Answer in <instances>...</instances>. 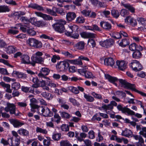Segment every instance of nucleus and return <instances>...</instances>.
Returning a JSON list of instances; mask_svg holds the SVG:
<instances>
[{"label": "nucleus", "mask_w": 146, "mask_h": 146, "mask_svg": "<svg viewBox=\"0 0 146 146\" xmlns=\"http://www.w3.org/2000/svg\"><path fill=\"white\" fill-rule=\"evenodd\" d=\"M86 145L84 146H92L91 141L89 139H86L84 141Z\"/></svg>", "instance_id": "obj_64"}, {"label": "nucleus", "mask_w": 146, "mask_h": 146, "mask_svg": "<svg viewBox=\"0 0 146 146\" xmlns=\"http://www.w3.org/2000/svg\"><path fill=\"white\" fill-rule=\"evenodd\" d=\"M60 146H72L67 141H62L60 142Z\"/></svg>", "instance_id": "obj_50"}, {"label": "nucleus", "mask_w": 146, "mask_h": 146, "mask_svg": "<svg viewBox=\"0 0 146 146\" xmlns=\"http://www.w3.org/2000/svg\"><path fill=\"white\" fill-rule=\"evenodd\" d=\"M78 133H76L75 136L77 139V140L80 141H84V139L87 136V134L85 133L82 132L80 134V136H79L78 135Z\"/></svg>", "instance_id": "obj_22"}, {"label": "nucleus", "mask_w": 146, "mask_h": 146, "mask_svg": "<svg viewBox=\"0 0 146 146\" xmlns=\"http://www.w3.org/2000/svg\"><path fill=\"white\" fill-rule=\"evenodd\" d=\"M54 118L57 119L56 120V123H59L61 119V117L59 115V114L58 113H55L54 114Z\"/></svg>", "instance_id": "obj_62"}, {"label": "nucleus", "mask_w": 146, "mask_h": 146, "mask_svg": "<svg viewBox=\"0 0 146 146\" xmlns=\"http://www.w3.org/2000/svg\"><path fill=\"white\" fill-rule=\"evenodd\" d=\"M87 68L86 66H85V68H82L78 69V72L80 75L84 76L85 77L87 78H93L94 77L91 72L86 70V69Z\"/></svg>", "instance_id": "obj_7"}, {"label": "nucleus", "mask_w": 146, "mask_h": 146, "mask_svg": "<svg viewBox=\"0 0 146 146\" xmlns=\"http://www.w3.org/2000/svg\"><path fill=\"white\" fill-rule=\"evenodd\" d=\"M123 6L125 8L128 9L131 13H134L135 9L129 4H123Z\"/></svg>", "instance_id": "obj_36"}, {"label": "nucleus", "mask_w": 146, "mask_h": 146, "mask_svg": "<svg viewBox=\"0 0 146 146\" xmlns=\"http://www.w3.org/2000/svg\"><path fill=\"white\" fill-rule=\"evenodd\" d=\"M107 106L108 110L111 111L113 109V106H117V107L118 105L117 106V103L115 101L112 100L110 102L109 104L107 105Z\"/></svg>", "instance_id": "obj_25"}, {"label": "nucleus", "mask_w": 146, "mask_h": 146, "mask_svg": "<svg viewBox=\"0 0 146 146\" xmlns=\"http://www.w3.org/2000/svg\"><path fill=\"white\" fill-rule=\"evenodd\" d=\"M12 123L15 127H18L24 125L23 123L20 122L16 120H13Z\"/></svg>", "instance_id": "obj_34"}, {"label": "nucleus", "mask_w": 146, "mask_h": 146, "mask_svg": "<svg viewBox=\"0 0 146 146\" xmlns=\"http://www.w3.org/2000/svg\"><path fill=\"white\" fill-rule=\"evenodd\" d=\"M27 43L30 46L36 48H40L42 47V43L34 38H29L27 40Z\"/></svg>", "instance_id": "obj_6"}, {"label": "nucleus", "mask_w": 146, "mask_h": 146, "mask_svg": "<svg viewBox=\"0 0 146 146\" xmlns=\"http://www.w3.org/2000/svg\"><path fill=\"white\" fill-rule=\"evenodd\" d=\"M47 139L44 140L43 143L44 145L45 146H49L50 144V138L48 137H46Z\"/></svg>", "instance_id": "obj_47"}, {"label": "nucleus", "mask_w": 146, "mask_h": 146, "mask_svg": "<svg viewBox=\"0 0 146 146\" xmlns=\"http://www.w3.org/2000/svg\"><path fill=\"white\" fill-rule=\"evenodd\" d=\"M61 42L63 44L70 46L73 45L74 44L73 42L67 39H63L61 40Z\"/></svg>", "instance_id": "obj_49"}, {"label": "nucleus", "mask_w": 146, "mask_h": 146, "mask_svg": "<svg viewBox=\"0 0 146 146\" xmlns=\"http://www.w3.org/2000/svg\"><path fill=\"white\" fill-rule=\"evenodd\" d=\"M114 43V41L112 39H106L103 41L100 42V44L102 47L108 48L113 45Z\"/></svg>", "instance_id": "obj_9"}, {"label": "nucleus", "mask_w": 146, "mask_h": 146, "mask_svg": "<svg viewBox=\"0 0 146 146\" xmlns=\"http://www.w3.org/2000/svg\"><path fill=\"white\" fill-rule=\"evenodd\" d=\"M12 135H13L14 139H20V137L18 135V132L14 131H13L11 132Z\"/></svg>", "instance_id": "obj_53"}, {"label": "nucleus", "mask_w": 146, "mask_h": 146, "mask_svg": "<svg viewBox=\"0 0 146 146\" xmlns=\"http://www.w3.org/2000/svg\"><path fill=\"white\" fill-rule=\"evenodd\" d=\"M91 13V11L89 10H84L81 11V13L86 17H89L90 15V13Z\"/></svg>", "instance_id": "obj_52"}, {"label": "nucleus", "mask_w": 146, "mask_h": 146, "mask_svg": "<svg viewBox=\"0 0 146 146\" xmlns=\"http://www.w3.org/2000/svg\"><path fill=\"white\" fill-rule=\"evenodd\" d=\"M70 102L72 103L73 105L75 106H79L80 104L78 102H77L76 100L74 99L70 98L69 99Z\"/></svg>", "instance_id": "obj_46"}, {"label": "nucleus", "mask_w": 146, "mask_h": 146, "mask_svg": "<svg viewBox=\"0 0 146 146\" xmlns=\"http://www.w3.org/2000/svg\"><path fill=\"white\" fill-rule=\"evenodd\" d=\"M54 10L57 11V9L55 7L53 8L52 10L48 8L46 9V11L48 13L52 15L56 16V12L54 11Z\"/></svg>", "instance_id": "obj_37"}, {"label": "nucleus", "mask_w": 146, "mask_h": 146, "mask_svg": "<svg viewBox=\"0 0 146 146\" xmlns=\"http://www.w3.org/2000/svg\"><path fill=\"white\" fill-rule=\"evenodd\" d=\"M14 74L16 75L19 78H27V76L26 74L21 73L17 71H13L12 74L13 76Z\"/></svg>", "instance_id": "obj_26"}, {"label": "nucleus", "mask_w": 146, "mask_h": 146, "mask_svg": "<svg viewBox=\"0 0 146 146\" xmlns=\"http://www.w3.org/2000/svg\"><path fill=\"white\" fill-rule=\"evenodd\" d=\"M118 42L119 45L122 47H125L129 44V40L126 39H123L121 41H118Z\"/></svg>", "instance_id": "obj_28"}, {"label": "nucleus", "mask_w": 146, "mask_h": 146, "mask_svg": "<svg viewBox=\"0 0 146 146\" xmlns=\"http://www.w3.org/2000/svg\"><path fill=\"white\" fill-rule=\"evenodd\" d=\"M100 25L102 28L106 30H110L111 27V24L108 22L102 21L100 22Z\"/></svg>", "instance_id": "obj_18"}, {"label": "nucleus", "mask_w": 146, "mask_h": 146, "mask_svg": "<svg viewBox=\"0 0 146 146\" xmlns=\"http://www.w3.org/2000/svg\"><path fill=\"white\" fill-rule=\"evenodd\" d=\"M84 97L86 99L87 101L89 102H92L94 101V99L92 96L85 93H84Z\"/></svg>", "instance_id": "obj_33"}, {"label": "nucleus", "mask_w": 146, "mask_h": 146, "mask_svg": "<svg viewBox=\"0 0 146 146\" xmlns=\"http://www.w3.org/2000/svg\"><path fill=\"white\" fill-rule=\"evenodd\" d=\"M33 107L34 108H36L37 113L40 115H42L44 107L43 106H38L37 105H33Z\"/></svg>", "instance_id": "obj_30"}, {"label": "nucleus", "mask_w": 146, "mask_h": 146, "mask_svg": "<svg viewBox=\"0 0 146 146\" xmlns=\"http://www.w3.org/2000/svg\"><path fill=\"white\" fill-rule=\"evenodd\" d=\"M92 26L93 28V31H102L101 29L96 25H92Z\"/></svg>", "instance_id": "obj_60"}, {"label": "nucleus", "mask_w": 146, "mask_h": 146, "mask_svg": "<svg viewBox=\"0 0 146 146\" xmlns=\"http://www.w3.org/2000/svg\"><path fill=\"white\" fill-rule=\"evenodd\" d=\"M60 115L62 118L65 119H68L71 117L69 113L65 111L60 112Z\"/></svg>", "instance_id": "obj_42"}, {"label": "nucleus", "mask_w": 146, "mask_h": 146, "mask_svg": "<svg viewBox=\"0 0 146 146\" xmlns=\"http://www.w3.org/2000/svg\"><path fill=\"white\" fill-rule=\"evenodd\" d=\"M70 64L66 60L58 62L56 65L57 70L60 71H64L67 70Z\"/></svg>", "instance_id": "obj_5"}, {"label": "nucleus", "mask_w": 146, "mask_h": 146, "mask_svg": "<svg viewBox=\"0 0 146 146\" xmlns=\"http://www.w3.org/2000/svg\"><path fill=\"white\" fill-rule=\"evenodd\" d=\"M42 52H36L32 56L31 62L29 56L27 54H24L22 55L21 57V62L24 64H31L33 66H35L36 63L42 64L44 62V58L42 57Z\"/></svg>", "instance_id": "obj_1"}, {"label": "nucleus", "mask_w": 146, "mask_h": 146, "mask_svg": "<svg viewBox=\"0 0 146 146\" xmlns=\"http://www.w3.org/2000/svg\"><path fill=\"white\" fill-rule=\"evenodd\" d=\"M111 13L114 17L116 18H117L119 15V12L118 11L114 9L112 10Z\"/></svg>", "instance_id": "obj_43"}, {"label": "nucleus", "mask_w": 146, "mask_h": 146, "mask_svg": "<svg viewBox=\"0 0 146 146\" xmlns=\"http://www.w3.org/2000/svg\"><path fill=\"white\" fill-rule=\"evenodd\" d=\"M36 133H40L44 134H46L48 133L46 129H43L38 127H36Z\"/></svg>", "instance_id": "obj_40"}, {"label": "nucleus", "mask_w": 146, "mask_h": 146, "mask_svg": "<svg viewBox=\"0 0 146 146\" xmlns=\"http://www.w3.org/2000/svg\"><path fill=\"white\" fill-rule=\"evenodd\" d=\"M133 57L135 58H138L141 57L142 54L141 52L139 51H136L133 52L132 54Z\"/></svg>", "instance_id": "obj_41"}, {"label": "nucleus", "mask_w": 146, "mask_h": 146, "mask_svg": "<svg viewBox=\"0 0 146 146\" xmlns=\"http://www.w3.org/2000/svg\"><path fill=\"white\" fill-rule=\"evenodd\" d=\"M121 135L127 137H133L135 140H138V142L137 143L138 146H142V144L144 143V139L141 135L133 134L132 131L126 128L123 131Z\"/></svg>", "instance_id": "obj_2"}, {"label": "nucleus", "mask_w": 146, "mask_h": 146, "mask_svg": "<svg viewBox=\"0 0 146 146\" xmlns=\"http://www.w3.org/2000/svg\"><path fill=\"white\" fill-rule=\"evenodd\" d=\"M105 77L110 82L113 83L115 85H117V84L115 83V82L117 80V78H116L112 77L108 74H105Z\"/></svg>", "instance_id": "obj_27"}, {"label": "nucleus", "mask_w": 146, "mask_h": 146, "mask_svg": "<svg viewBox=\"0 0 146 146\" xmlns=\"http://www.w3.org/2000/svg\"><path fill=\"white\" fill-rule=\"evenodd\" d=\"M66 23V22L65 21L61 19L57 23L54 24L53 26L56 31L62 33L64 32L65 29L64 25Z\"/></svg>", "instance_id": "obj_4"}, {"label": "nucleus", "mask_w": 146, "mask_h": 146, "mask_svg": "<svg viewBox=\"0 0 146 146\" xmlns=\"http://www.w3.org/2000/svg\"><path fill=\"white\" fill-rule=\"evenodd\" d=\"M91 94L95 98L100 100L102 99V96L101 94H97L94 92H92Z\"/></svg>", "instance_id": "obj_45"}, {"label": "nucleus", "mask_w": 146, "mask_h": 146, "mask_svg": "<svg viewBox=\"0 0 146 146\" xmlns=\"http://www.w3.org/2000/svg\"><path fill=\"white\" fill-rule=\"evenodd\" d=\"M35 13L37 16L41 17L45 20H52V17L44 14L41 12L36 11L35 12Z\"/></svg>", "instance_id": "obj_17"}, {"label": "nucleus", "mask_w": 146, "mask_h": 146, "mask_svg": "<svg viewBox=\"0 0 146 146\" xmlns=\"http://www.w3.org/2000/svg\"><path fill=\"white\" fill-rule=\"evenodd\" d=\"M61 134L60 133H56L52 135V139L54 141H57L60 138Z\"/></svg>", "instance_id": "obj_44"}, {"label": "nucleus", "mask_w": 146, "mask_h": 146, "mask_svg": "<svg viewBox=\"0 0 146 146\" xmlns=\"http://www.w3.org/2000/svg\"><path fill=\"white\" fill-rule=\"evenodd\" d=\"M85 43L83 41H81L78 42L75 45V47L79 50H82L84 48Z\"/></svg>", "instance_id": "obj_31"}, {"label": "nucleus", "mask_w": 146, "mask_h": 146, "mask_svg": "<svg viewBox=\"0 0 146 146\" xmlns=\"http://www.w3.org/2000/svg\"><path fill=\"white\" fill-rule=\"evenodd\" d=\"M12 88L15 90H19L21 87V85L19 83L14 82L11 85Z\"/></svg>", "instance_id": "obj_39"}, {"label": "nucleus", "mask_w": 146, "mask_h": 146, "mask_svg": "<svg viewBox=\"0 0 146 146\" xmlns=\"http://www.w3.org/2000/svg\"><path fill=\"white\" fill-rule=\"evenodd\" d=\"M70 28L72 30V32L73 33V32L74 31H75L77 30L78 29V28L77 26L76 25H73L72 26H69Z\"/></svg>", "instance_id": "obj_61"}, {"label": "nucleus", "mask_w": 146, "mask_h": 146, "mask_svg": "<svg viewBox=\"0 0 146 146\" xmlns=\"http://www.w3.org/2000/svg\"><path fill=\"white\" fill-rule=\"evenodd\" d=\"M41 78V80L40 81V87H42L45 86L46 84H48L50 82V80L48 77H39Z\"/></svg>", "instance_id": "obj_19"}, {"label": "nucleus", "mask_w": 146, "mask_h": 146, "mask_svg": "<svg viewBox=\"0 0 146 146\" xmlns=\"http://www.w3.org/2000/svg\"><path fill=\"white\" fill-rule=\"evenodd\" d=\"M4 110L7 112L9 111L11 114H15L16 116L19 115L18 113H16L15 112L16 107L13 104L8 103L7 106L5 108Z\"/></svg>", "instance_id": "obj_8"}, {"label": "nucleus", "mask_w": 146, "mask_h": 146, "mask_svg": "<svg viewBox=\"0 0 146 146\" xmlns=\"http://www.w3.org/2000/svg\"><path fill=\"white\" fill-rule=\"evenodd\" d=\"M18 133L20 135L23 136H29V132L27 130L23 128H20L17 131Z\"/></svg>", "instance_id": "obj_24"}, {"label": "nucleus", "mask_w": 146, "mask_h": 146, "mask_svg": "<svg viewBox=\"0 0 146 146\" xmlns=\"http://www.w3.org/2000/svg\"><path fill=\"white\" fill-rule=\"evenodd\" d=\"M42 115L44 117H51L53 116V113L47 107H44Z\"/></svg>", "instance_id": "obj_16"}, {"label": "nucleus", "mask_w": 146, "mask_h": 146, "mask_svg": "<svg viewBox=\"0 0 146 146\" xmlns=\"http://www.w3.org/2000/svg\"><path fill=\"white\" fill-rule=\"evenodd\" d=\"M136 44L135 43L131 44L129 46V50L132 51H134L136 50Z\"/></svg>", "instance_id": "obj_57"}, {"label": "nucleus", "mask_w": 146, "mask_h": 146, "mask_svg": "<svg viewBox=\"0 0 146 146\" xmlns=\"http://www.w3.org/2000/svg\"><path fill=\"white\" fill-rule=\"evenodd\" d=\"M117 108L119 111H121L123 113H127L128 115H134L138 118H141L142 116V115L140 114L137 113L135 114L134 111L127 108V107H123L121 104L118 105Z\"/></svg>", "instance_id": "obj_3"}, {"label": "nucleus", "mask_w": 146, "mask_h": 146, "mask_svg": "<svg viewBox=\"0 0 146 146\" xmlns=\"http://www.w3.org/2000/svg\"><path fill=\"white\" fill-rule=\"evenodd\" d=\"M88 138L91 139H94L95 137V133L93 131L90 130L88 133Z\"/></svg>", "instance_id": "obj_54"}, {"label": "nucleus", "mask_w": 146, "mask_h": 146, "mask_svg": "<svg viewBox=\"0 0 146 146\" xmlns=\"http://www.w3.org/2000/svg\"><path fill=\"white\" fill-rule=\"evenodd\" d=\"M10 9L8 6L3 5L0 6V12L3 13L9 12Z\"/></svg>", "instance_id": "obj_38"}, {"label": "nucleus", "mask_w": 146, "mask_h": 146, "mask_svg": "<svg viewBox=\"0 0 146 146\" xmlns=\"http://www.w3.org/2000/svg\"><path fill=\"white\" fill-rule=\"evenodd\" d=\"M28 7L29 8H32L34 9H36L38 11H43L44 10V9L42 7L35 3H31L28 5Z\"/></svg>", "instance_id": "obj_21"}, {"label": "nucleus", "mask_w": 146, "mask_h": 146, "mask_svg": "<svg viewBox=\"0 0 146 146\" xmlns=\"http://www.w3.org/2000/svg\"><path fill=\"white\" fill-rule=\"evenodd\" d=\"M88 44L91 45L93 48L96 45V43L95 40L92 39H89L88 41Z\"/></svg>", "instance_id": "obj_51"}, {"label": "nucleus", "mask_w": 146, "mask_h": 146, "mask_svg": "<svg viewBox=\"0 0 146 146\" xmlns=\"http://www.w3.org/2000/svg\"><path fill=\"white\" fill-rule=\"evenodd\" d=\"M27 33L31 36H34L36 34V32L32 29H30L29 28L27 30Z\"/></svg>", "instance_id": "obj_59"}, {"label": "nucleus", "mask_w": 146, "mask_h": 146, "mask_svg": "<svg viewBox=\"0 0 146 146\" xmlns=\"http://www.w3.org/2000/svg\"><path fill=\"white\" fill-rule=\"evenodd\" d=\"M116 64L118 68L120 70L123 71L127 68V64L123 61L117 60Z\"/></svg>", "instance_id": "obj_15"}, {"label": "nucleus", "mask_w": 146, "mask_h": 146, "mask_svg": "<svg viewBox=\"0 0 146 146\" xmlns=\"http://www.w3.org/2000/svg\"><path fill=\"white\" fill-rule=\"evenodd\" d=\"M75 13L74 12H69L67 13L66 19L68 21H71L73 20L76 17Z\"/></svg>", "instance_id": "obj_20"}, {"label": "nucleus", "mask_w": 146, "mask_h": 146, "mask_svg": "<svg viewBox=\"0 0 146 146\" xmlns=\"http://www.w3.org/2000/svg\"><path fill=\"white\" fill-rule=\"evenodd\" d=\"M16 50L15 47L12 46H8L6 50V51L8 54L13 53L15 52Z\"/></svg>", "instance_id": "obj_35"}, {"label": "nucleus", "mask_w": 146, "mask_h": 146, "mask_svg": "<svg viewBox=\"0 0 146 146\" xmlns=\"http://www.w3.org/2000/svg\"><path fill=\"white\" fill-rule=\"evenodd\" d=\"M136 86L135 85V87L133 88L132 91H134L136 92L139 94H141V96H144L146 97V94L143 92L141 91H139L135 88Z\"/></svg>", "instance_id": "obj_56"}, {"label": "nucleus", "mask_w": 146, "mask_h": 146, "mask_svg": "<svg viewBox=\"0 0 146 146\" xmlns=\"http://www.w3.org/2000/svg\"><path fill=\"white\" fill-rule=\"evenodd\" d=\"M85 22V19L82 16H79L77 18L76 22L77 23H82Z\"/></svg>", "instance_id": "obj_48"}, {"label": "nucleus", "mask_w": 146, "mask_h": 146, "mask_svg": "<svg viewBox=\"0 0 146 146\" xmlns=\"http://www.w3.org/2000/svg\"><path fill=\"white\" fill-rule=\"evenodd\" d=\"M120 83L125 88H129L132 90L135 87V85L131 84L127 82L125 80L120 79L119 80Z\"/></svg>", "instance_id": "obj_11"}, {"label": "nucleus", "mask_w": 146, "mask_h": 146, "mask_svg": "<svg viewBox=\"0 0 146 146\" xmlns=\"http://www.w3.org/2000/svg\"><path fill=\"white\" fill-rule=\"evenodd\" d=\"M137 20L140 24H141L142 25L144 24L145 23V21H146L145 19L141 17L138 18Z\"/></svg>", "instance_id": "obj_63"}, {"label": "nucleus", "mask_w": 146, "mask_h": 146, "mask_svg": "<svg viewBox=\"0 0 146 146\" xmlns=\"http://www.w3.org/2000/svg\"><path fill=\"white\" fill-rule=\"evenodd\" d=\"M50 71V70L48 68H42L38 75L39 77H47L46 76L49 74Z\"/></svg>", "instance_id": "obj_14"}, {"label": "nucleus", "mask_w": 146, "mask_h": 146, "mask_svg": "<svg viewBox=\"0 0 146 146\" xmlns=\"http://www.w3.org/2000/svg\"><path fill=\"white\" fill-rule=\"evenodd\" d=\"M41 95L44 98H46L48 100H50L52 99L53 96L52 95L46 92H42Z\"/></svg>", "instance_id": "obj_29"}, {"label": "nucleus", "mask_w": 146, "mask_h": 146, "mask_svg": "<svg viewBox=\"0 0 146 146\" xmlns=\"http://www.w3.org/2000/svg\"><path fill=\"white\" fill-rule=\"evenodd\" d=\"M61 128L63 131H68L69 130V126L66 124H63L61 126Z\"/></svg>", "instance_id": "obj_55"}, {"label": "nucleus", "mask_w": 146, "mask_h": 146, "mask_svg": "<svg viewBox=\"0 0 146 146\" xmlns=\"http://www.w3.org/2000/svg\"><path fill=\"white\" fill-rule=\"evenodd\" d=\"M80 35L82 37L85 38H96V34L92 33H87L83 32L80 33Z\"/></svg>", "instance_id": "obj_13"}, {"label": "nucleus", "mask_w": 146, "mask_h": 146, "mask_svg": "<svg viewBox=\"0 0 146 146\" xmlns=\"http://www.w3.org/2000/svg\"><path fill=\"white\" fill-rule=\"evenodd\" d=\"M104 63L107 66H112L115 63L113 59L112 58H106L104 60Z\"/></svg>", "instance_id": "obj_23"}, {"label": "nucleus", "mask_w": 146, "mask_h": 146, "mask_svg": "<svg viewBox=\"0 0 146 146\" xmlns=\"http://www.w3.org/2000/svg\"><path fill=\"white\" fill-rule=\"evenodd\" d=\"M130 66L133 70L135 71H137L142 69L143 67L139 61L134 60L131 64Z\"/></svg>", "instance_id": "obj_10"}, {"label": "nucleus", "mask_w": 146, "mask_h": 146, "mask_svg": "<svg viewBox=\"0 0 146 146\" xmlns=\"http://www.w3.org/2000/svg\"><path fill=\"white\" fill-rule=\"evenodd\" d=\"M10 143V146H19L20 142V139H14L13 137H11L8 139Z\"/></svg>", "instance_id": "obj_12"}, {"label": "nucleus", "mask_w": 146, "mask_h": 146, "mask_svg": "<svg viewBox=\"0 0 146 146\" xmlns=\"http://www.w3.org/2000/svg\"><path fill=\"white\" fill-rule=\"evenodd\" d=\"M129 14V12L125 9H122L120 12L121 15L123 17H125Z\"/></svg>", "instance_id": "obj_58"}, {"label": "nucleus", "mask_w": 146, "mask_h": 146, "mask_svg": "<svg viewBox=\"0 0 146 146\" xmlns=\"http://www.w3.org/2000/svg\"><path fill=\"white\" fill-rule=\"evenodd\" d=\"M61 53L66 58H74V56L71 53H70L68 51H62Z\"/></svg>", "instance_id": "obj_32"}]
</instances>
